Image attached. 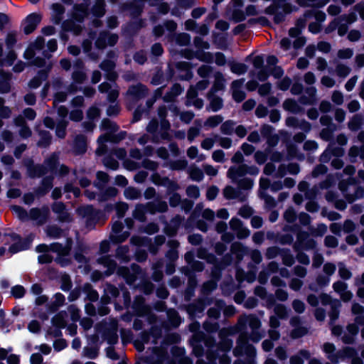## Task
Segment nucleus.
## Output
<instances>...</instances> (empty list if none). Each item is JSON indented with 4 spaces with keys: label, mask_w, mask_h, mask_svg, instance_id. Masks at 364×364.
Here are the masks:
<instances>
[{
    "label": "nucleus",
    "mask_w": 364,
    "mask_h": 364,
    "mask_svg": "<svg viewBox=\"0 0 364 364\" xmlns=\"http://www.w3.org/2000/svg\"><path fill=\"white\" fill-rule=\"evenodd\" d=\"M40 139L37 142V146L41 148H47L52 143V135L48 131L41 130L39 132Z\"/></svg>",
    "instance_id": "33"
},
{
    "label": "nucleus",
    "mask_w": 364,
    "mask_h": 364,
    "mask_svg": "<svg viewBox=\"0 0 364 364\" xmlns=\"http://www.w3.org/2000/svg\"><path fill=\"white\" fill-rule=\"evenodd\" d=\"M175 41L180 46H187L191 43V36L187 33H180L176 36Z\"/></svg>",
    "instance_id": "55"
},
{
    "label": "nucleus",
    "mask_w": 364,
    "mask_h": 364,
    "mask_svg": "<svg viewBox=\"0 0 364 364\" xmlns=\"http://www.w3.org/2000/svg\"><path fill=\"white\" fill-rule=\"evenodd\" d=\"M223 120L221 115H214L209 117L205 122V126L214 128L218 127Z\"/></svg>",
    "instance_id": "58"
},
{
    "label": "nucleus",
    "mask_w": 364,
    "mask_h": 364,
    "mask_svg": "<svg viewBox=\"0 0 364 364\" xmlns=\"http://www.w3.org/2000/svg\"><path fill=\"white\" fill-rule=\"evenodd\" d=\"M282 263L287 267H291L295 262V258L289 248H283L281 253Z\"/></svg>",
    "instance_id": "38"
},
{
    "label": "nucleus",
    "mask_w": 364,
    "mask_h": 364,
    "mask_svg": "<svg viewBox=\"0 0 364 364\" xmlns=\"http://www.w3.org/2000/svg\"><path fill=\"white\" fill-rule=\"evenodd\" d=\"M245 79L241 78L233 80L231 84L232 98L237 103L242 102L246 98L245 92L240 89L243 85Z\"/></svg>",
    "instance_id": "16"
},
{
    "label": "nucleus",
    "mask_w": 364,
    "mask_h": 364,
    "mask_svg": "<svg viewBox=\"0 0 364 364\" xmlns=\"http://www.w3.org/2000/svg\"><path fill=\"white\" fill-rule=\"evenodd\" d=\"M127 95H130L135 101H139L146 97L148 95V88L144 84L139 82L129 87Z\"/></svg>",
    "instance_id": "15"
},
{
    "label": "nucleus",
    "mask_w": 364,
    "mask_h": 364,
    "mask_svg": "<svg viewBox=\"0 0 364 364\" xmlns=\"http://www.w3.org/2000/svg\"><path fill=\"white\" fill-rule=\"evenodd\" d=\"M41 16L36 13L28 14L23 21V33L26 35L32 33L41 21Z\"/></svg>",
    "instance_id": "9"
},
{
    "label": "nucleus",
    "mask_w": 364,
    "mask_h": 364,
    "mask_svg": "<svg viewBox=\"0 0 364 364\" xmlns=\"http://www.w3.org/2000/svg\"><path fill=\"white\" fill-rule=\"evenodd\" d=\"M124 196L127 199L129 200H136L141 196V191L138 188L132 186H129L125 188L124 191Z\"/></svg>",
    "instance_id": "42"
},
{
    "label": "nucleus",
    "mask_w": 364,
    "mask_h": 364,
    "mask_svg": "<svg viewBox=\"0 0 364 364\" xmlns=\"http://www.w3.org/2000/svg\"><path fill=\"white\" fill-rule=\"evenodd\" d=\"M82 291L86 294V299L90 302H95L99 299V294L90 283H85L82 286Z\"/></svg>",
    "instance_id": "32"
},
{
    "label": "nucleus",
    "mask_w": 364,
    "mask_h": 364,
    "mask_svg": "<svg viewBox=\"0 0 364 364\" xmlns=\"http://www.w3.org/2000/svg\"><path fill=\"white\" fill-rule=\"evenodd\" d=\"M102 337L107 341V343L114 346L118 343L119 337L117 335V326H112L106 328L102 333Z\"/></svg>",
    "instance_id": "24"
},
{
    "label": "nucleus",
    "mask_w": 364,
    "mask_h": 364,
    "mask_svg": "<svg viewBox=\"0 0 364 364\" xmlns=\"http://www.w3.org/2000/svg\"><path fill=\"white\" fill-rule=\"evenodd\" d=\"M274 312L275 314L274 316L280 318L282 320L287 319L289 315L287 308L282 304H277L275 305Z\"/></svg>",
    "instance_id": "48"
},
{
    "label": "nucleus",
    "mask_w": 364,
    "mask_h": 364,
    "mask_svg": "<svg viewBox=\"0 0 364 364\" xmlns=\"http://www.w3.org/2000/svg\"><path fill=\"white\" fill-rule=\"evenodd\" d=\"M48 77V70H39L36 75L31 78L28 82V87L31 89H37L39 87L42 82L47 80Z\"/></svg>",
    "instance_id": "21"
},
{
    "label": "nucleus",
    "mask_w": 364,
    "mask_h": 364,
    "mask_svg": "<svg viewBox=\"0 0 364 364\" xmlns=\"http://www.w3.org/2000/svg\"><path fill=\"white\" fill-rule=\"evenodd\" d=\"M362 124V117L358 114H355L349 121L348 126L351 131L356 132L360 129Z\"/></svg>",
    "instance_id": "53"
},
{
    "label": "nucleus",
    "mask_w": 364,
    "mask_h": 364,
    "mask_svg": "<svg viewBox=\"0 0 364 364\" xmlns=\"http://www.w3.org/2000/svg\"><path fill=\"white\" fill-rule=\"evenodd\" d=\"M311 358V353L308 350L301 349L299 350L297 354L290 357V364H304V360H309Z\"/></svg>",
    "instance_id": "30"
},
{
    "label": "nucleus",
    "mask_w": 364,
    "mask_h": 364,
    "mask_svg": "<svg viewBox=\"0 0 364 364\" xmlns=\"http://www.w3.org/2000/svg\"><path fill=\"white\" fill-rule=\"evenodd\" d=\"M77 212L79 215L85 218V225L87 227H95L99 220L100 211L95 208L92 205L80 206L77 209Z\"/></svg>",
    "instance_id": "6"
},
{
    "label": "nucleus",
    "mask_w": 364,
    "mask_h": 364,
    "mask_svg": "<svg viewBox=\"0 0 364 364\" xmlns=\"http://www.w3.org/2000/svg\"><path fill=\"white\" fill-rule=\"evenodd\" d=\"M297 230L296 242L293 245L294 251L299 250H310L316 248L317 242L313 239L310 238V234L305 230H301L299 226H295Z\"/></svg>",
    "instance_id": "4"
},
{
    "label": "nucleus",
    "mask_w": 364,
    "mask_h": 364,
    "mask_svg": "<svg viewBox=\"0 0 364 364\" xmlns=\"http://www.w3.org/2000/svg\"><path fill=\"white\" fill-rule=\"evenodd\" d=\"M198 91L197 89L194 87V86L191 85L188 89L186 92V106H191L192 105V100H195L198 97Z\"/></svg>",
    "instance_id": "63"
},
{
    "label": "nucleus",
    "mask_w": 364,
    "mask_h": 364,
    "mask_svg": "<svg viewBox=\"0 0 364 364\" xmlns=\"http://www.w3.org/2000/svg\"><path fill=\"white\" fill-rule=\"evenodd\" d=\"M54 178L52 176L43 177L41 181V186L35 188L33 193H26L23 196V201L26 205H31L35 197L41 198L46 196L53 187Z\"/></svg>",
    "instance_id": "2"
},
{
    "label": "nucleus",
    "mask_w": 364,
    "mask_h": 364,
    "mask_svg": "<svg viewBox=\"0 0 364 364\" xmlns=\"http://www.w3.org/2000/svg\"><path fill=\"white\" fill-rule=\"evenodd\" d=\"M237 347L233 350V354L236 357L242 355L243 348L245 349V354L249 357H255L256 355V348L252 345L249 344L247 341H242L238 339L237 341Z\"/></svg>",
    "instance_id": "13"
},
{
    "label": "nucleus",
    "mask_w": 364,
    "mask_h": 364,
    "mask_svg": "<svg viewBox=\"0 0 364 364\" xmlns=\"http://www.w3.org/2000/svg\"><path fill=\"white\" fill-rule=\"evenodd\" d=\"M235 122L231 119L226 120L220 126V132L225 135H231L234 131Z\"/></svg>",
    "instance_id": "57"
},
{
    "label": "nucleus",
    "mask_w": 364,
    "mask_h": 364,
    "mask_svg": "<svg viewBox=\"0 0 364 364\" xmlns=\"http://www.w3.org/2000/svg\"><path fill=\"white\" fill-rule=\"evenodd\" d=\"M147 1H126L122 4V8L129 11L132 19L140 18L139 16L143 12V9Z\"/></svg>",
    "instance_id": "12"
},
{
    "label": "nucleus",
    "mask_w": 364,
    "mask_h": 364,
    "mask_svg": "<svg viewBox=\"0 0 364 364\" xmlns=\"http://www.w3.org/2000/svg\"><path fill=\"white\" fill-rule=\"evenodd\" d=\"M26 166L28 176L31 178H40L48 173V168L43 164H35L32 159L26 164Z\"/></svg>",
    "instance_id": "10"
},
{
    "label": "nucleus",
    "mask_w": 364,
    "mask_h": 364,
    "mask_svg": "<svg viewBox=\"0 0 364 364\" xmlns=\"http://www.w3.org/2000/svg\"><path fill=\"white\" fill-rule=\"evenodd\" d=\"M177 3V5L175 6L171 10V14L176 17H180L181 16V11L178 6H192L196 1H176Z\"/></svg>",
    "instance_id": "54"
},
{
    "label": "nucleus",
    "mask_w": 364,
    "mask_h": 364,
    "mask_svg": "<svg viewBox=\"0 0 364 364\" xmlns=\"http://www.w3.org/2000/svg\"><path fill=\"white\" fill-rule=\"evenodd\" d=\"M144 26V20L142 18H138L127 23L123 27V31L124 33L133 36Z\"/></svg>",
    "instance_id": "17"
},
{
    "label": "nucleus",
    "mask_w": 364,
    "mask_h": 364,
    "mask_svg": "<svg viewBox=\"0 0 364 364\" xmlns=\"http://www.w3.org/2000/svg\"><path fill=\"white\" fill-rule=\"evenodd\" d=\"M67 314L64 311H61L56 314L51 319V323L54 327H60V328H65L66 327L65 317Z\"/></svg>",
    "instance_id": "34"
},
{
    "label": "nucleus",
    "mask_w": 364,
    "mask_h": 364,
    "mask_svg": "<svg viewBox=\"0 0 364 364\" xmlns=\"http://www.w3.org/2000/svg\"><path fill=\"white\" fill-rule=\"evenodd\" d=\"M11 210L15 212L21 221H27L29 220V213L23 207L14 205L11 206Z\"/></svg>",
    "instance_id": "47"
},
{
    "label": "nucleus",
    "mask_w": 364,
    "mask_h": 364,
    "mask_svg": "<svg viewBox=\"0 0 364 364\" xmlns=\"http://www.w3.org/2000/svg\"><path fill=\"white\" fill-rule=\"evenodd\" d=\"M100 129L104 131H107L109 133H112L117 132L119 130V127L116 122H112L109 119L104 118L101 122Z\"/></svg>",
    "instance_id": "36"
},
{
    "label": "nucleus",
    "mask_w": 364,
    "mask_h": 364,
    "mask_svg": "<svg viewBox=\"0 0 364 364\" xmlns=\"http://www.w3.org/2000/svg\"><path fill=\"white\" fill-rule=\"evenodd\" d=\"M44 166L52 173H57L60 166L59 154L57 152L52 153L50 156L44 160Z\"/></svg>",
    "instance_id": "23"
},
{
    "label": "nucleus",
    "mask_w": 364,
    "mask_h": 364,
    "mask_svg": "<svg viewBox=\"0 0 364 364\" xmlns=\"http://www.w3.org/2000/svg\"><path fill=\"white\" fill-rule=\"evenodd\" d=\"M53 14H52V21L58 25L60 23L63 19V16L65 13V7L58 3L53 4L52 5Z\"/></svg>",
    "instance_id": "29"
},
{
    "label": "nucleus",
    "mask_w": 364,
    "mask_h": 364,
    "mask_svg": "<svg viewBox=\"0 0 364 364\" xmlns=\"http://www.w3.org/2000/svg\"><path fill=\"white\" fill-rule=\"evenodd\" d=\"M92 1H83L81 4H76L73 6L72 18L78 23H82L86 17L90 14V5Z\"/></svg>",
    "instance_id": "7"
},
{
    "label": "nucleus",
    "mask_w": 364,
    "mask_h": 364,
    "mask_svg": "<svg viewBox=\"0 0 364 364\" xmlns=\"http://www.w3.org/2000/svg\"><path fill=\"white\" fill-rule=\"evenodd\" d=\"M218 358L220 364H230L231 358L226 353L223 354L219 356L218 353L216 352H211L207 354V359L209 361L215 360Z\"/></svg>",
    "instance_id": "39"
},
{
    "label": "nucleus",
    "mask_w": 364,
    "mask_h": 364,
    "mask_svg": "<svg viewBox=\"0 0 364 364\" xmlns=\"http://www.w3.org/2000/svg\"><path fill=\"white\" fill-rule=\"evenodd\" d=\"M107 33L106 31L101 32L95 42V47L97 49L102 50L106 48Z\"/></svg>",
    "instance_id": "62"
},
{
    "label": "nucleus",
    "mask_w": 364,
    "mask_h": 364,
    "mask_svg": "<svg viewBox=\"0 0 364 364\" xmlns=\"http://www.w3.org/2000/svg\"><path fill=\"white\" fill-rule=\"evenodd\" d=\"M146 213V210L144 208V204H137L135 207L134 210L133 211V217L139 221H144L146 218L145 215Z\"/></svg>",
    "instance_id": "51"
},
{
    "label": "nucleus",
    "mask_w": 364,
    "mask_h": 364,
    "mask_svg": "<svg viewBox=\"0 0 364 364\" xmlns=\"http://www.w3.org/2000/svg\"><path fill=\"white\" fill-rule=\"evenodd\" d=\"M4 236L9 237L13 241H18L23 250L29 249L32 242V239L29 237L23 239L19 234L16 232L4 233Z\"/></svg>",
    "instance_id": "28"
},
{
    "label": "nucleus",
    "mask_w": 364,
    "mask_h": 364,
    "mask_svg": "<svg viewBox=\"0 0 364 364\" xmlns=\"http://www.w3.org/2000/svg\"><path fill=\"white\" fill-rule=\"evenodd\" d=\"M283 108L294 114H299L304 111V109L299 105L297 102L294 99L288 98L286 99L283 102Z\"/></svg>",
    "instance_id": "31"
},
{
    "label": "nucleus",
    "mask_w": 364,
    "mask_h": 364,
    "mask_svg": "<svg viewBox=\"0 0 364 364\" xmlns=\"http://www.w3.org/2000/svg\"><path fill=\"white\" fill-rule=\"evenodd\" d=\"M205 308L204 300L199 299L188 306V311L189 314L202 313Z\"/></svg>",
    "instance_id": "43"
},
{
    "label": "nucleus",
    "mask_w": 364,
    "mask_h": 364,
    "mask_svg": "<svg viewBox=\"0 0 364 364\" xmlns=\"http://www.w3.org/2000/svg\"><path fill=\"white\" fill-rule=\"evenodd\" d=\"M225 82L223 75L220 72L216 73L215 75V80L208 93L215 95V93L223 90L225 89Z\"/></svg>",
    "instance_id": "27"
},
{
    "label": "nucleus",
    "mask_w": 364,
    "mask_h": 364,
    "mask_svg": "<svg viewBox=\"0 0 364 364\" xmlns=\"http://www.w3.org/2000/svg\"><path fill=\"white\" fill-rule=\"evenodd\" d=\"M247 24L252 26L255 24H259L262 27L272 28V25L269 20L265 16H259L257 18H250L247 20Z\"/></svg>",
    "instance_id": "37"
},
{
    "label": "nucleus",
    "mask_w": 364,
    "mask_h": 364,
    "mask_svg": "<svg viewBox=\"0 0 364 364\" xmlns=\"http://www.w3.org/2000/svg\"><path fill=\"white\" fill-rule=\"evenodd\" d=\"M189 176L192 181L200 182L204 178L203 171L197 166L190 168Z\"/></svg>",
    "instance_id": "50"
},
{
    "label": "nucleus",
    "mask_w": 364,
    "mask_h": 364,
    "mask_svg": "<svg viewBox=\"0 0 364 364\" xmlns=\"http://www.w3.org/2000/svg\"><path fill=\"white\" fill-rule=\"evenodd\" d=\"M323 351L326 354L327 358L333 364H338L343 356L340 355L341 350L336 352V346L333 343L326 342L323 345Z\"/></svg>",
    "instance_id": "14"
},
{
    "label": "nucleus",
    "mask_w": 364,
    "mask_h": 364,
    "mask_svg": "<svg viewBox=\"0 0 364 364\" xmlns=\"http://www.w3.org/2000/svg\"><path fill=\"white\" fill-rule=\"evenodd\" d=\"M49 216V208L43 205L42 208H32L29 210V220L38 222V225H43L46 222Z\"/></svg>",
    "instance_id": "8"
},
{
    "label": "nucleus",
    "mask_w": 364,
    "mask_h": 364,
    "mask_svg": "<svg viewBox=\"0 0 364 364\" xmlns=\"http://www.w3.org/2000/svg\"><path fill=\"white\" fill-rule=\"evenodd\" d=\"M118 193V190L112 186L107 187L102 191L100 196L99 200L100 201H106L110 198L115 197Z\"/></svg>",
    "instance_id": "46"
},
{
    "label": "nucleus",
    "mask_w": 364,
    "mask_h": 364,
    "mask_svg": "<svg viewBox=\"0 0 364 364\" xmlns=\"http://www.w3.org/2000/svg\"><path fill=\"white\" fill-rule=\"evenodd\" d=\"M245 1H230L227 6L225 15L230 21L234 23H240L246 19L245 11L241 9Z\"/></svg>",
    "instance_id": "5"
},
{
    "label": "nucleus",
    "mask_w": 364,
    "mask_h": 364,
    "mask_svg": "<svg viewBox=\"0 0 364 364\" xmlns=\"http://www.w3.org/2000/svg\"><path fill=\"white\" fill-rule=\"evenodd\" d=\"M229 65L231 72L239 75L245 74L248 69L247 65L242 63L230 62Z\"/></svg>",
    "instance_id": "40"
},
{
    "label": "nucleus",
    "mask_w": 364,
    "mask_h": 364,
    "mask_svg": "<svg viewBox=\"0 0 364 364\" xmlns=\"http://www.w3.org/2000/svg\"><path fill=\"white\" fill-rule=\"evenodd\" d=\"M63 230L57 225L50 226L47 230V235L50 237L58 239L62 236Z\"/></svg>",
    "instance_id": "64"
},
{
    "label": "nucleus",
    "mask_w": 364,
    "mask_h": 364,
    "mask_svg": "<svg viewBox=\"0 0 364 364\" xmlns=\"http://www.w3.org/2000/svg\"><path fill=\"white\" fill-rule=\"evenodd\" d=\"M336 301L337 303V305H332L328 314L330 318V324L334 323L339 317V306H341V303L338 300H336Z\"/></svg>",
    "instance_id": "56"
},
{
    "label": "nucleus",
    "mask_w": 364,
    "mask_h": 364,
    "mask_svg": "<svg viewBox=\"0 0 364 364\" xmlns=\"http://www.w3.org/2000/svg\"><path fill=\"white\" fill-rule=\"evenodd\" d=\"M151 336V335L150 331L149 332L146 331H141L139 334L141 341H136L134 342V346H135L136 348L139 350H142L144 348V343H149Z\"/></svg>",
    "instance_id": "45"
},
{
    "label": "nucleus",
    "mask_w": 364,
    "mask_h": 364,
    "mask_svg": "<svg viewBox=\"0 0 364 364\" xmlns=\"http://www.w3.org/2000/svg\"><path fill=\"white\" fill-rule=\"evenodd\" d=\"M213 43L215 45L216 48L223 50L228 49V43L226 34L220 33H213Z\"/></svg>",
    "instance_id": "26"
},
{
    "label": "nucleus",
    "mask_w": 364,
    "mask_h": 364,
    "mask_svg": "<svg viewBox=\"0 0 364 364\" xmlns=\"http://www.w3.org/2000/svg\"><path fill=\"white\" fill-rule=\"evenodd\" d=\"M95 4L92 6L90 13L93 15V16L96 18L102 17L106 12V1H94Z\"/></svg>",
    "instance_id": "35"
},
{
    "label": "nucleus",
    "mask_w": 364,
    "mask_h": 364,
    "mask_svg": "<svg viewBox=\"0 0 364 364\" xmlns=\"http://www.w3.org/2000/svg\"><path fill=\"white\" fill-rule=\"evenodd\" d=\"M87 139L85 134L76 135L73 144V153L75 156H82L87 152Z\"/></svg>",
    "instance_id": "11"
},
{
    "label": "nucleus",
    "mask_w": 364,
    "mask_h": 364,
    "mask_svg": "<svg viewBox=\"0 0 364 364\" xmlns=\"http://www.w3.org/2000/svg\"><path fill=\"white\" fill-rule=\"evenodd\" d=\"M301 7H313L314 9L306 10L304 13L305 18H314L317 23H320L326 20V14L316 9L322 8L330 1H295Z\"/></svg>",
    "instance_id": "3"
},
{
    "label": "nucleus",
    "mask_w": 364,
    "mask_h": 364,
    "mask_svg": "<svg viewBox=\"0 0 364 364\" xmlns=\"http://www.w3.org/2000/svg\"><path fill=\"white\" fill-rule=\"evenodd\" d=\"M97 262L107 268L105 271V275L106 277H109L113 274L117 267V262L111 258L109 255L101 256L97 259Z\"/></svg>",
    "instance_id": "18"
},
{
    "label": "nucleus",
    "mask_w": 364,
    "mask_h": 364,
    "mask_svg": "<svg viewBox=\"0 0 364 364\" xmlns=\"http://www.w3.org/2000/svg\"><path fill=\"white\" fill-rule=\"evenodd\" d=\"M245 323H247L252 330L259 329L262 324L260 319L255 314L247 316Z\"/></svg>",
    "instance_id": "41"
},
{
    "label": "nucleus",
    "mask_w": 364,
    "mask_h": 364,
    "mask_svg": "<svg viewBox=\"0 0 364 364\" xmlns=\"http://www.w3.org/2000/svg\"><path fill=\"white\" fill-rule=\"evenodd\" d=\"M308 333V328L304 326H300L295 328L291 330L290 333V337L292 339H299L304 337L305 335Z\"/></svg>",
    "instance_id": "59"
},
{
    "label": "nucleus",
    "mask_w": 364,
    "mask_h": 364,
    "mask_svg": "<svg viewBox=\"0 0 364 364\" xmlns=\"http://www.w3.org/2000/svg\"><path fill=\"white\" fill-rule=\"evenodd\" d=\"M298 10L299 8L293 6L289 1H272L262 12L266 15L272 16L274 23L279 25L286 21L287 15Z\"/></svg>",
    "instance_id": "1"
},
{
    "label": "nucleus",
    "mask_w": 364,
    "mask_h": 364,
    "mask_svg": "<svg viewBox=\"0 0 364 364\" xmlns=\"http://www.w3.org/2000/svg\"><path fill=\"white\" fill-rule=\"evenodd\" d=\"M223 196L227 200H233L238 198L240 202L246 200L247 198L242 195L240 190L237 189L232 186H226L223 189Z\"/></svg>",
    "instance_id": "20"
},
{
    "label": "nucleus",
    "mask_w": 364,
    "mask_h": 364,
    "mask_svg": "<svg viewBox=\"0 0 364 364\" xmlns=\"http://www.w3.org/2000/svg\"><path fill=\"white\" fill-rule=\"evenodd\" d=\"M151 6H158V11L160 14L165 15L170 11V7L167 1H147Z\"/></svg>",
    "instance_id": "52"
},
{
    "label": "nucleus",
    "mask_w": 364,
    "mask_h": 364,
    "mask_svg": "<svg viewBox=\"0 0 364 364\" xmlns=\"http://www.w3.org/2000/svg\"><path fill=\"white\" fill-rule=\"evenodd\" d=\"M309 230L312 236L322 237L327 232V226L324 223H319L316 228L309 226Z\"/></svg>",
    "instance_id": "49"
},
{
    "label": "nucleus",
    "mask_w": 364,
    "mask_h": 364,
    "mask_svg": "<svg viewBox=\"0 0 364 364\" xmlns=\"http://www.w3.org/2000/svg\"><path fill=\"white\" fill-rule=\"evenodd\" d=\"M283 248H280L277 246H272L267 249L265 256L267 259H272L277 257L278 255H281Z\"/></svg>",
    "instance_id": "61"
},
{
    "label": "nucleus",
    "mask_w": 364,
    "mask_h": 364,
    "mask_svg": "<svg viewBox=\"0 0 364 364\" xmlns=\"http://www.w3.org/2000/svg\"><path fill=\"white\" fill-rule=\"evenodd\" d=\"M208 99L210 100L209 105L206 107L207 111H213L214 112H218L223 107V99L217 95H215L211 93H208Z\"/></svg>",
    "instance_id": "22"
},
{
    "label": "nucleus",
    "mask_w": 364,
    "mask_h": 364,
    "mask_svg": "<svg viewBox=\"0 0 364 364\" xmlns=\"http://www.w3.org/2000/svg\"><path fill=\"white\" fill-rule=\"evenodd\" d=\"M340 355L343 356L342 360L349 358L351 359V364H363L362 357H359L355 348L350 346H346L342 349Z\"/></svg>",
    "instance_id": "19"
},
{
    "label": "nucleus",
    "mask_w": 364,
    "mask_h": 364,
    "mask_svg": "<svg viewBox=\"0 0 364 364\" xmlns=\"http://www.w3.org/2000/svg\"><path fill=\"white\" fill-rule=\"evenodd\" d=\"M0 76V93H9L11 91V85L9 81L12 75L9 72L1 70Z\"/></svg>",
    "instance_id": "25"
},
{
    "label": "nucleus",
    "mask_w": 364,
    "mask_h": 364,
    "mask_svg": "<svg viewBox=\"0 0 364 364\" xmlns=\"http://www.w3.org/2000/svg\"><path fill=\"white\" fill-rule=\"evenodd\" d=\"M17 43V32L11 31L8 32L5 39V43L7 49L13 50Z\"/></svg>",
    "instance_id": "44"
},
{
    "label": "nucleus",
    "mask_w": 364,
    "mask_h": 364,
    "mask_svg": "<svg viewBox=\"0 0 364 364\" xmlns=\"http://www.w3.org/2000/svg\"><path fill=\"white\" fill-rule=\"evenodd\" d=\"M120 288H117L114 284L107 283L105 288V293L109 295L111 298L116 299L120 294Z\"/></svg>",
    "instance_id": "60"
}]
</instances>
